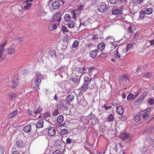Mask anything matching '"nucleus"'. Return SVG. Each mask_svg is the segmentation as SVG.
<instances>
[{"label": "nucleus", "instance_id": "1", "mask_svg": "<svg viewBox=\"0 0 154 154\" xmlns=\"http://www.w3.org/2000/svg\"><path fill=\"white\" fill-rule=\"evenodd\" d=\"M126 48H123L121 46H119L114 53L115 57L117 58L124 57L127 52Z\"/></svg>", "mask_w": 154, "mask_h": 154}, {"label": "nucleus", "instance_id": "2", "mask_svg": "<svg viewBox=\"0 0 154 154\" xmlns=\"http://www.w3.org/2000/svg\"><path fill=\"white\" fill-rule=\"evenodd\" d=\"M149 114L147 112L143 111L138 112L137 115L134 116V120L135 122H137L140 120L141 117L143 119H146L149 118Z\"/></svg>", "mask_w": 154, "mask_h": 154}, {"label": "nucleus", "instance_id": "3", "mask_svg": "<svg viewBox=\"0 0 154 154\" xmlns=\"http://www.w3.org/2000/svg\"><path fill=\"white\" fill-rule=\"evenodd\" d=\"M152 12V9L147 6L144 8L143 10H141L140 12L139 17L140 18L143 19L144 18L146 15L151 14Z\"/></svg>", "mask_w": 154, "mask_h": 154}, {"label": "nucleus", "instance_id": "4", "mask_svg": "<svg viewBox=\"0 0 154 154\" xmlns=\"http://www.w3.org/2000/svg\"><path fill=\"white\" fill-rule=\"evenodd\" d=\"M44 122L42 120H39L36 124H34L32 125V131L34 132L36 131L35 130H38L39 129L42 128L43 126Z\"/></svg>", "mask_w": 154, "mask_h": 154}, {"label": "nucleus", "instance_id": "5", "mask_svg": "<svg viewBox=\"0 0 154 154\" xmlns=\"http://www.w3.org/2000/svg\"><path fill=\"white\" fill-rule=\"evenodd\" d=\"M63 4V2L62 1H57L54 2L52 4V7L53 9L56 10L58 9L61 5Z\"/></svg>", "mask_w": 154, "mask_h": 154}, {"label": "nucleus", "instance_id": "6", "mask_svg": "<svg viewBox=\"0 0 154 154\" xmlns=\"http://www.w3.org/2000/svg\"><path fill=\"white\" fill-rule=\"evenodd\" d=\"M36 79L34 81L37 88L41 82V79L42 78V76L40 73L38 72L36 73Z\"/></svg>", "mask_w": 154, "mask_h": 154}, {"label": "nucleus", "instance_id": "7", "mask_svg": "<svg viewBox=\"0 0 154 154\" xmlns=\"http://www.w3.org/2000/svg\"><path fill=\"white\" fill-rule=\"evenodd\" d=\"M61 19V13L60 11L56 13L53 16L52 20L54 21L60 22Z\"/></svg>", "mask_w": 154, "mask_h": 154}, {"label": "nucleus", "instance_id": "8", "mask_svg": "<svg viewBox=\"0 0 154 154\" xmlns=\"http://www.w3.org/2000/svg\"><path fill=\"white\" fill-rule=\"evenodd\" d=\"M16 46L14 45H11L6 50L8 54L12 55L14 54L16 51Z\"/></svg>", "mask_w": 154, "mask_h": 154}, {"label": "nucleus", "instance_id": "9", "mask_svg": "<svg viewBox=\"0 0 154 154\" xmlns=\"http://www.w3.org/2000/svg\"><path fill=\"white\" fill-rule=\"evenodd\" d=\"M57 131H58L57 128L54 127H50L48 129V134L51 136L55 135Z\"/></svg>", "mask_w": 154, "mask_h": 154}, {"label": "nucleus", "instance_id": "10", "mask_svg": "<svg viewBox=\"0 0 154 154\" xmlns=\"http://www.w3.org/2000/svg\"><path fill=\"white\" fill-rule=\"evenodd\" d=\"M106 6L105 3H102L98 5L97 10L99 12H103L106 10Z\"/></svg>", "mask_w": 154, "mask_h": 154}, {"label": "nucleus", "instance_id": "11", "mask_svg": "<svg viewBox=\"0 0 154 154\" xmlns=\"http://www.w3.org/2000/svg\"><path fill=\"white\" fill-rule=\"evenodd\" d=\"M63 138H62L61 139H58L55 140L54 142V145L56 146H62V142H63L65 143V142L63 141Z\"/></svg>", "mask_w": 154, "mask_h": 154}, {"label": "nucleus", "instance_id": "12", "mask_svg": "<svg viewBox=\"0 0 154 154\" xmlns=\"http://www.w3.org/2000/svg\"><path fill=\"white\" fill-rule=\"evenodd\" d=\"M80 13H78L77 11L75 10L72 11L71 12V15L72 17V18L75 20Z\"/></svg>", "mask_w": 154, "mask_h": 154}, {"label": "nucleus", "instance_id": "13", "mask_svg": "<svg viewBox=\"0 0 154 154\" xmlns=\"http://www.w3.org/2000/svg\"><path fill=\"white\" fill-rule=\"evenodd\" d=\"M58 24L56 23H51L48 24L49 29L50 30H52L56 29L57 27Z\"/></svg>", "mask_w": 154, "mask_h": 154}, {"label": "nucleus", "instance_id": "14", "mask_svg": "<svg viewBox=\"0 0 154 154\" xmlns=\"http://www.w3.org/2000/svg\"><path fill=\"white\" fill-rule=\"evenodd\" d=\"M125 109L122 106H120L116 108V112L120 115H122L124 112Z\"/></svg>", "mask_w": 154, "mask_h": 154}, {"label": "nucleus", "instance_id": "15", "mask_svg": "<svg viewBox=\"0 0 154 154\" xmlns=\"http://www.w3.org/2000/svg\"><path fill=\"white\" fill-rule=\"evenodd\" d=\"M92 79L90 77L87 76L85 77L84 78V84L89 85L91 83Z\"/></svg>", "mask_w": 154, "mask_h": 154}, {"label": "nucleus", "instance_id": "16", "mask_svg": "<svg viewBox=\"0 0 154 154\" xmlns=\"http://www.w3.org/2000/svg\"><path fill=\"white\" fill-rule=\"evenodd\" d=\"M122 13L121 10L120 8H114L112 11V14L116 15L118 14H121Z\"/></svg>", "mask_w": 154, "mask_h": 154}, {"label": "nucleus", "instance_id": "17", "mask_svg": "<svg viewBox=\"0 0 154 154\" xmlns=\"http://www.w3.org/2000/svg\"><path fill=\"white\" fill-rule=\"evenodd\" d=\"M99 51L98 50L95 49L91 51L90 53V55L91 57L93 58H94L97 55Z\"/></svg>", "mask_w": 154, "mask_h": 154}, {"label": "nucleus", "instance_id": "18", "mask_svg": "<svg viewBox=\"0 0 154 154\" xmlns=\"http://www.w3.org/2000/svg\"><path fill=\"white\" fill-rule=\"evenodd\" d=\"M67 69V68L65 65H62L57 70L58 71H59L61 72V73H62V72L65 73L66 72Z\"/></svg>", "mask_w": 154, "mask_h": 154}, {"label": "nucleus", "instance_id": "19", "mask_svg": "<svg viewBox=\"0 0 154 154\" xmlns=\"http://www.w3.org/2000/svg\"><path fill=\"white\" fill-rule=\"evenodd\" d=\"M19 83V81L17 77H15L13 80L12 87L13 88H15L18 85Z\"/></svg>", "mask_w": 154, "mask_h": 154}, {"label": "nucleus", "instance_id": "20", "mask_svg": "<svg viewBox=\"0 0 154 154\" xmlns=\"http://www.w3.org/2000/svg\"><path fill=\"white\" fill-rule=\"evenodd\" d=\"M32 125H28L25 126L23 128V131L24 132L26 133L30 132L32 130Z\"/></svg>", "mask_w": 154, "mask_h": 154}, {"label": "nucleus", "instance_id": "21", "mask_svg": "<svg viewBox=\"0 0 154 154\" xmlns=\"http://www.w3.org/2000/svg\"><path fill=\"white\" fill-rule=\"evenodd\" d=\"M129 134L128 133H124L120 135V138L122 139V140H125L127 139L129 137Z\"/></svg>", "mask_w": 154, "mask_h": 154}, {"label": "nucleus", "instance_id": "22", "mask_svg": "<svg viewBox=\"0 0 154 154\" xmlns=\"http://www.w3.org/2000/svg\"><path fill=\"white\" fill-rule=\"evenodd\" d=\"M32 1V0H29V1L27 0L26 1V5L23 7V9L24 10H27L29 9L30 8L32 4L31 3H29V2H31Z\"/></svg>", "mask_w": 154, "mask_h": 154}, {"label": "nucleus", "instance_id": "23", "mask_svg": "<svg viewBox=\"0 0 154 154\" xmlns=\"http://www.w3.org/2000/svg\"><path fill=\"white\" fill-rule=\"evenodd\" d=\"M82 97L80 99V96L77 97L78 101L79 102V103L81 105H83L84 104H85V103H86V101L84 100L83 99L84 98L83 96H82Z\"/></svg>", "mask_w": 154, "mask_h": 154}, {"label": "nucleus", "instance_id": "24", "mask_svg": "<svg viewBox=\"0 0 154 154\" xmlns=\"http://www.w3.org/2000/svg\"><path fill=\"white\" fill-rule=\"evenodd\" d=\"M70 80L74 82L75 83L78 84L79 81V79L78 78L77 75H74L70 79Z\"/></svg>", "mask_w": 154, "mask_h": 154}, {"label": "nucleus", "instance_id": "25", "mask_svg": "<svg viewBox=\"0 0 154 154\" xmlns=\"http://www.w3.org/2000/svg\"><path fill=\"white\" fill-rule=\"evenodd\" d=\"M68 130L65 128L62 129L60 131V136L63 137L66 134H67L68 133Z\"/></svg>", "mask_w": 154, "mask_h": 154}, {"label": "nucleus", "instance_id": "26", "mask_svg": "<svg viewBox=\"0 0 154 154\" xmlns=\"http://www.w3.org/2000/svg\"><path fill=\"white\" fill-rule=\"evenodd\" d=\"M16 147L18 148H21L24 146V144L21 140L17 141L16 142Z\"/></svg>", "mask_w": 154, "mask_h": 154}, {"label": "nucleus", "instance_id": "27", "mask_svg": "<svg viewBox=\"0 0 154 154\" xmlns=\"http://www.w3.org/2000/svg\"><path fill=\"white\" fill-rule=\"evenodd\" d=\"M147 95L145 93L143 94L137 99V102L138 103L141 102L146 97Z\"/></svg>", "mask_w": 154, "mask_h": 154}, {"label": "nucleus", "instance_id": "28", "mask_svg": "<svg viewBox=\"0 0 154 154\" xmlns=\"http://www.w3.org/2000/svg\"><path fill=\"white\" fill-rule=\"evenodd\" d=\"M105 45L103 43H100L98 44L97 46L98 50H99L100 51H102L105 48Z\"/></svg>", "mask_w": 154, "mask_h": 154}, {"label": "nucleus", "instance_id": "29", "mask_svg": "<svg viewBox=\"0 0 154 154\" xmlns=\"http://www.w3.org/2000/svg\"><path fill=\"white\" fill-rule=\"evenodd\" d=\"M75 23L73 21H71L68 22L67 23V26L70 28H73L75 27Z\"/></svg>", "mask_w": 154, "mask_h": 154}, {"label": "nucleus", "instance_id": "30", "mask_svg": "<svg viewBox=\"0 0 154 154\" xmlns=\"http://www.w3.org/2000/svg\"><path fill=\"white\" fill-rule=\"evenodd\" d=\"M71 19L70 15L68 14H66L64 17V21L65 22H69Z\"/></svg>", "mask_w": 154, "mask_h": 154}, {"label": "nucleus", "instance_id": "31", "mask_svg": "<svg viewBox=\"0 0 154 154\" xmlns=\"http://www.w3.org/2000/svg\"><path fill=\"white\" fill-rule=\"evenodd\" d=\"M49 54L51 57L54 58H56L57 57L56 51L54 50L51 51L50 52Z\"/></svg>", "mask_w": 154, "mask_h": 154}, {"label": "nucleus", "instance_id": "32", "mask_svg": "<svg viewBox=\"0 0 154 154\" xmlns=\"http://www.w3.org/2000/svg\"><path fill=\"white\" fill-rule=\"evenodd\" d=\"M134 48V46H133V44H128L127 45V51H129L133 49Z\"/></svg>", "mask_w": 154, "mask_h": 154}, {"label": "nucleus", "instance_id": "33", "mask_svg": "<svg viewBox=\"0 0 154 154\" xmlns=\"http://www.w3.org/2000/svg\"><path fill=\"white\" fill-rule=\"evenodd\" d=\"M63 120V116L62 115H60L58 116L57 119V121L59 123L62 122Z\"/></svg>", "mask_w": 154, "mask_h": 154}, {"label": "nucleus", "instance_id": "34", "mask_svg": "<svg viewBox=\"0 0 154 154\" xmlns=\"http://www.w3.org/2000/svg\"><path fill=\"white\" fill-rule=\"evenodd\" d=\"M74 99V96L72 95H70L67 97V100L69 103V102L72 101Z\"/></svg>", "mask_w": 154, "mask_h": 154}, {"label": "nucleus", "instance_id": "35", "mask_svg": "<svg viewBox=\"0 0 154 154\" xmlns=\"http://www.w3.org/2000/svg\"><path fill=\"white\" fill-rule=\"evenodd\" d=\"M106 39L108 40V42H110L111 44H113V42L115 41V38H113L112 36H108L106 38Z\"/></svg>", "mask_w": 154, "mask_h": 154}, {"label": "nucleus", "instance_id": "36", "mask_svg": "<svg viewBox=\"0 0 154 154\" xmlns=\"http://www.w3.org/2000/svg\"><path fill=\"white\" fill-rule=\"evenodd\" d=\"M38 135L42 136L46 133V131L45 130H43L42 131H40L39 130H36L35 131Z\"/></svg>", "mask_w": 154, "mask_h": 154}, {"label": "nucleus", "instance_id": "37", "mask_svg": "<svg viewBox=\"0 0 154 154\" xmlns=\"http://www.w3.org/2000/svg\"><path fill=\"white\" fill-rule=\"evenodd\" d=\"M17 96V94L15 93H10L8 95V97L10 98L12 100H13V99L14 97H15Z\"/></svg>", "mask_w": 154, "mask_h": 154}, {"label": "nucleus", "instance_id": "38", "mask_svg": "<svg viewBox=\"0 0 154 154\" xmlns=\"http://www.w3.org/2000/svg\"><path fill=\"white\" fill-rule=\"evenodd\" d=\"M114 117L112 114H110L108 117L107 119V121L108 122H112L114 120Z\"/></svg>", "mask_w": 154, "mask_h": 154}, {"label": "nucleus", "instance_id": "39", "mask_svg": "<svg viewBox=\"0 0 154 154\" xmlns=\"http://www.w3.org/2000/svg\"><path fill=\"white\" fill-rule=\"evenodd\" d=\"M88 85L84 83L82 87V89L83 91H86L88 89Z\"/></svg>", "mask_w": 154, "mask_h": 154}, {"label": "nucleus", "instance_id": "40", "mask_svg": "<svg viewBox=\"0 0 154 154\" xmlns=\"http://www.w3.org/2000/svg\"><path fill=\"white\" fill-rule=\"evenodd\" d=\"M95 117V115L93 114L92 112L88 115V118L90 120H92Z\"/></svg>", "mask_w": 154, "mask_h": 154}, {"label": "nucleus", "instance_id": "41", "mask_svg": "<svg viewBox=\"0 0 154 154\" xmlns=\"http://www.w3.org/2000/svg\"><path fill=\"white\" fill-rule=\"evenodd\" d=\"M119 0H109L110 3L112 5H115L117 3Z\"/></svg>", "mask_w": 154, "mask_h": 154}, {"label": "nucleus", "instance_id": "42", "mask_svg": "<svg viewBox=\"0 0 154 154\" xmlns=\"http://www.w3.org/2000/svg\"><path fill=\"white\" fill-rule=\"evenodd\" d=\"M85 70L86 69L85 67L80 68L79 70V72L82 74H83L85 73Z\"/></svg>", "mask_w": 154, "mask_h": 154}, {"label": "nucleus", "instance_id": "43", "mask_svg": "<svg viewBox=\"0 0 154 154\" xmlns=\"http://www.w3.org/2000/svg\"><path fill=\"white\" fill-rule=\"evenodd\" d=\"M134 95L133 94H129L127 97V100H132L133 99H134Z\"/></svg>", "mask_w": 154, "mask_h": 154}, {"label": "nucleus", "instance_id": "44", "mask_svg": "<svg viewBox=\"0 0 154 154\" xmlns=\"http://www.w3.org/2000/svg\"><path fill=\"white\" fill-rule=\"evenodd\" d=\"M61 29L64 33H65V32L67 33L68 32L67 28L64 26H62Z\"/></svg>", "mask_w": 154, "mask_h": 154}, {"label": "nucleus", "instance_id": "45", "mask_svg": "<svg viewBox=\"0 0 154 154\" xmlns=\"http://www.w3.org/2000/svg\"><path fill=\"white\" fill-rule=\"evenodd\" d=\"M42 109H43L42 108L40 107H39L34 112V113L35 114H36L37 113H40L42 111Z\"/></svg>", "mask_w": 154, "mask_h": 154}, {"label": "nucleus", "instance_id": "46", "mask_svg": "<svg viewBox=\"0 0 154 154\" xmlns=\"http://www.w3.org/2000/svg\"><path fill=\"white\" fill-rule=\"evenodd\" d=\"M107 56V54L104 52H102V53L98 56V57L100 58H103Z\"/></svg>", "mask_w": 154, "mask_h": 154}, {"label": "nucleus", "instance_id": "47", "mask_svg": "<svg viewBox=\"0 0 154 154\" xmlns=\"http://www.w3.org/2000/svg\"><path fill=\"white\" fill-rule=\"evenodd\" d=\"M64 104L62 102H60L59 103V105L58 106V108H59L60 109H63L64 107Z\"/></svg>", "mask_w": 154, "mask_h": 154}, {"label": "nucleus", "instance_id": "48", "mask_svg": "<svg viewBox=\"0 0 154 154\" xmlns=\"http://www.w3.org/2000/svg\"><path fill=\"white\" fill-rule=\"evenodd\" d=\"M133 1L137 4H140L143 2V0H134Z\"/></svg>", "mask_w": 154, "mask_h": 154}, {"label": "nucleus", "instance_id": "49", "mask_svg": "<svg viewBox=\"0 0 154 154\" xmlns=\"http://www.w3.org/2000/svg\"><path fill=\"white\" fill-rule=\"evenodd\" d=\"M148 102L150 105H153L154 104V99L152 98H150L148 101Z\"/></svg>", "mask_w": 154, "mask_h": 154}, {"label": "nucleus", "instance_id": "50", "mask_svg": "<svg viewBox=\"0 0 154 154\" xmlns=\"http://www.w3.org/2000/svg\"><path fill=\"white\" fill-rule=\"evenodd\" d=\"M51 115L49 112H47L44 113L43 117L45 118H47L49 117H50Z\"/></svg>", "mask_w": 154, "mask_h": 154}, {"label": "nucleus", "instance_id": "51", "mask_svg": "<svg viewBox=\"0 0 154 154\" xmlns=\"http://www.w3.org/2000/svg\"><path fill=\"white\" fill-rule=\"evenodd\" d=\"M79 43L77 40H75L72 44V47L73 48H75L78 46Z\"/></svg>", "mask_w": 154, "mask_h": 154}, {"label": "nucleus", "instance_id": "52", "mask_svg": "<svg viewBox=\"0 0 154 154\" xmlns=\"http://www.w3.org/2000/svg\"><path fill=\"white\" fill-rule=\"evenodd\" d=\"M5 149V147L3 146H0V152L1 154H4Z\"/></svg>", "mask_w": 154, "mask_h": 154}, {"label": "nucleus", "instance_id": "53", "mask_svg": "<svg viewBox=\"0 0 154 154\" xmlns=\"http://www.w3.org/2000/svg\"><path fill=\"white\" fill-rule=\"evenodd\" d=\"M7 44V41H5L4 43L2 44L1 45H0V49L4 48V50H5L4 47Z\"/></svg>", "mask_w": 154, "mask_h": 154}, {"label": "nucleus", "instance_id": "54", "mask_svg": "<svg viewBox=\"0 0 154 154\" xmlns=\"http://www.w3.org/2000/svg\"><path fill=\"white\" fill-rule=\"evenodd\" d=\"M88 69L89 72H91L95 70L94 68L91 66H89L88 68Z\"/></svg>", "mask_w": 154, "mask_h": 154}, {"label": "nucleus", "instance_id": "55", "mask_svg": "<svg viewBox=\"0 0 154 154\" xmlns=\"http://www.w3.org/2000/svg\"><path fill=\"white\" fill-rule=\"evenodd\" d=\"M83 10V6H80L76 10H75L77 11L78 13H80V11H81L82 10Z\"/></svg>", "mask_w": 154, "mask_h": 154}, {"label": "nucleus", "instance_id": "56", "mask_svg": "<svg viewBox=\"0 0 154 154\" xmlns=\"http://www.w3.org/2000/svg\"><path fill=\"white\" fill-rule=\"evenodd\" d=\"M123 80L125 83H127V82L129 81L128 79L126 76H123Z\"/></svg>", "mask_w": 154, "mask_h": 154}, {"label": "nucleus", "instance_id": "57", "mask_svg": "<svg viewBox=\"0 0 154 154\" xmlns=\"http://www.w3.org/2000/svg\"><path fill=\"white\" fill-rule=\"evenodd\" d=\"M148 149L147 147H145L144 146V147H143L141 152H142L143 153H146L147 152Z\"/></svg>", "mask_w": 154, "mask_h": 154}, {"label": "nucleus", "instance_id": "58", "mask_svg": "<svg viewBox=\"0 0 154 154\" xmlns=\"http://www.w3.org/2000/svg\"><path fill=\"white\" fill-rule=\"evenodd\" d=\"M18 113V112L17 110H16L15 111H14L12 112L11 113V115H12V116L13 117H15L16 116V114Z\"/></svg>", "mask_w": 154, "mask_h": 154}, {"label": "nucleus", "instance_id": "59", "mask_svg": "<svg viewBox=\"0 0 154 154\" xmlns=\"http://www.w3.org/2000/svg\"><path fill=\"white\" fill-rule=\"evenodd\" d=\"M66 143L68 144H70L72 142V140L69 138H68L66 139Z\"/></svg>", "mask_w": 154, "mask_h": 154}, {"label": "nucleus", "instance_id": "60", "mask_svg": "<svg viewBox=\"0 0 154 154\" xmlns=\"http://www.w3.org/2000/svg\"><path fill=\"white\" fill-rule=\"evenodd\" d=\"M5 50H4V48H2V49H0V59L1 58L2 56V54L4 52Z\"/></svg>", "mask_w": 154, "mask_h": 154}, {"label": "nucleus", "instance_id": "61", "mask_svg": "<svg viewBox=\"0 0 154 154\" xmlns=\"http://www.w3.org/2000/svg\"><path fill=\"white\" fill-rule=\"evenodd\" d=\"M98 38V35L96 34L93 35L92 39L95 40H96Z\"/></svg>", "mask_w": 154, "mask_h": 154}, {"label": "nucleus", "instance_id": "62", "mask_svg": "<svg viewBox=\"0 0 154 154\" xmlns=\"http://www.w3.org/2000/svg\"><path fill=\"white\" fill-rule=\"evenodd\" d=\"M52 154H61V152L59 150H57L54 151Z\"/></svg>", "mask_w": 154, "mask_h": 154}, {"label": "nucleus", "instance_id": "63", "mask_svg": "<svg viewBox=\"0 0 154 154\" xmlns=\"http://www.w3.org/2000/svg\"><path fill=\"white\" fill-rule=\"evenodd\" d=\"M58 110H56L53 113V115L54 116H56L58 114Z\"/></svg>", "mask_w": 154, "mask_h": 154}, {"label": "nucleus", "instance_id": "64", "mask_svg": "<svg viewBox=\"0 0 154 154\" xmlns=\"http://www.w3.org/2000/svg\"><path fill=\"white\" fill-rule=\"evenodd\" d=\"M150 45L154 46V39H153L149 41Z\"/></svg>", "mask_w": 154, "mask_h": 154}]
</instances>
